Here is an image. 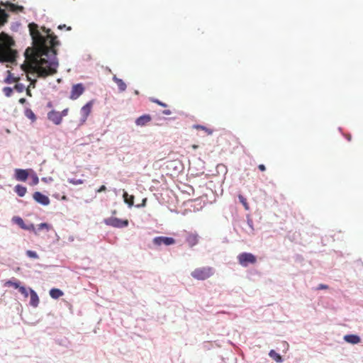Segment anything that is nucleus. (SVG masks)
I'll list each match as a JSON object with an SVG mask.
<instances>
[{
  "label": "nucleus",
  "mask_w": 363,
  "mask_h": 363,
  "mask_svg": "<svg viewBox=\"0 0 363 363\" xmlns=\"http://www.w3.org/2000/svg\"><path fill=\"white\" fill-rule=\"evenodd\" d=\"M238 199L240 202L243 205L244 208L246 210H249V205L247 201V199L242 195H239Z\"/></svg>",
  "instance_id": "obj_26"
},
{
  "label": "nucleus",
  "mask_w": 363,
  "mask_h": 363,
  "mask_svg": "<svg viewBox=\"0 0 363 363\" xmlns=\"http://www.w3.org/2000/svg\"><path fill=\"white\" fill-rule=\"evenodd\" d=\"M238 260L239 264L242 267H247L249 264H255L257 262L256 257L250 252H242L238 255Z\"/></svg>",
  "instance_id": "obj_4"
},
{
  "label": "nucleus",
  "mask_w": 363,
  "mask_h": 363,
  "mask_svg": "<svg viewBox=\"0 0 363 363\" xmlns=\"http://www.w3.org/2000/svg\"><path fill=\"white\" fill-rule=\"evenodd\" d=\"M48 228H49L48 225L47 223H42L40 225H38V229L39 230H42L43 228L48 229Z\"/></svg>",
  "instance_id": "obj_36"
},
{
  "label": "nucleus",
  "mask_w": 363,
  "mask_h": 363,
  "mask_svg": "<svg viewBox=\"0 0 363 363\" xmlns=\"http://www.w3.org/2000/svg\"><path fill=\"white\" fill-rule=\"evenodd\" d=\"M28 177V172L27 169H16L15 178L18 181L25 182Z\"/></svg>",
  "instance_id": "obj_11"
},
{
  "label": "nucleus",
  "mask_w": 363,
  "mask_h": 363,
  "mask_svg": "<svg viewBox=\"0 0 363 363\" xmlns=\"http://www.w3.org/2000/svg\"><path fill=\"white\" fill-rule=\"evenodd\" d=\"M151 101L153 102V103H155L162 107H167V105L162 101H160V100L158 99H152Z\"/></svg>",
  "instance_id": "obj_33"
},
{
  "label": "nucleus",
  "mask_w": 363,
  "mask_h": 363,
  "mask_svg": "<svg viewBox=\"0 0 363 363\" xmlns=\"http://www.w3.org/2000/svg\"><path fill=\"white\" fill-rule=\"evenodd\" d=\"M30 304L33 307H37L39 303V298L36 292L30 289Z\"/></svg>",
  "instance_id": "obj_15"
},
{
  "label": "nucleus",
  "mask_w": 363,
  "mask_h": 363,
  "mask_svg": "<svg viewBox=\"0 0 363 363\" xmlns=\"http://www.w3.org/2000/svg\"><path fill=\"white\" fill-rule=\"evenodd\" d=\"M176 241L173 238L159 236L153 239V243L156 245H172L175 244Z\"/></svg>",
  "instance_id": "obj_8"
},
{
  "label": "nucleus",
  "mask_w": 363,
  "mask_h": 363,
  "mask_svg": "<svg viewBox=\"0 0 363 363\" xmlns=\"http://www.w3.org/2000/svg\"><path fill=\"white\" fill-rule=\"evenodd\" d=\"M25 116L31 120L32 122H34L36 120V116L33 111L30 108H26L25 110Z\"/></svg>",
  "instance_id": "obj_22"
},
{
  "label": "nucleus",
  "mask_w": 363,
  "mask_h": 363,
  "mask_svg": "<svg viewBox=\"0 0 363 363\" xmlns=\"http://www.w3.org/2000/svg\"><path fill=\"white\" fill-rule=\"evenodd\" d=\"M8 17L9 15L6 13V11L0 8V24L6 23Z\"/></svg>",
  "instance_id": "obj_23"
},
{
  "label": "nucleus",
  "mask_w": 363,
  "mask_h": 363,
  "mask_svg": "<svg viewBox=\"0 0 363 363\" xmlns=\"http://www.w3.org/2000/svg\"><path fill=\"white\" fill-rule=\"evenodd\" d=\"M27 77H28V79L30 82V85L28 86L29 89L30 87L35 88V83L37 82L36 79H31L28 76H27Z\"/></svg>",
  "instance_id": "obj_34"
},
{
  "label": "nucleus",
  "mask_w": 363,
  "mask_h": 363,
  "mask_svg": "<svg viewBox=\"0 0 363 363\" xmlns=\"http://www.w3.org/2000/svg\"><path fill=\"white\" fill-rule=\"evenodd\" d=\"M113 80L117 84L120 91H124L126 89L127 86L121 79H119L116 75H114L113 77Z\"/></svg>",
  "instance_id": "obj_17"
},
{
  "label": "nucleus",
  "mask_w": 363,
  "mask_h": 363,
  "mask_svg": "<svg viewBox=\"0 0 363 363\" xmlns=\"http://www.w3.org/2000/svg\"><path fill=\"white\" fill-rule=\"evenodd\" d=\"M18 291L24 296L25 298H27L28 296V291L24 286H20L18 288Z\"/></svg>",
  "instance_id": "obj_31"
},
{
  "label": "nucleus",
  "mask_w": 363,
  "mask_h": 363,
  "mask_svg": "<svg viewBox=\"0 0 363 363\" xmlns=\"http://www.w3.org/2000/svg\"><path fill=\"white\" fill-rule=\"evenodd\" d=\"M194 128L197 129V130H204L205 133L207 134V135H211L213 132V130L212 129H210L208 128H206L203 125H195L194 126Z\"/></svg>",
  "instance_id": "obj_24"
},
{
  "label": "nucleus",
  "mask_w": 363,
  "mask_h": 363,
  "mask_svg": "<svg viewBox=\"0 0 363 363\" xmlns=\"http://www.w3.org/2000/svg\"><path fill=\"white\" fill-rule=\"evenodd\" d=\"M214 269L211 267L196 268L191 273V277L196 280H206L213 276Z\"/></svg>",
  "instance_id": "obj_3"
},
{
  "label": "nucleus",
  "mask_w": 363,
  "mask_h": 363,
  "mask_svg": "<svg viewBox=\"0 0 363 363\" xmlns=\"http://www.w3.org/2000/svg\"><path fill=\"white\" fill-rule=\"evenodd\" d=\"M50 296L52 298L57 299L63 296V292L60 289H52L50 291Z\"/></svg>",
  "instance_id": "obj_20"
},
{
  "label": "nucleus",
  "mask_w": 363,
  "mask_h": 363,
  "mask_svg": "<svg viewBox=\"0 0 363 363\" xmlns=\"http://www.w3.org/2000/svg\"><path fill=\"white\" fill-rule=\"evenodd\" d=\"M39 182V179H38V177H37V175H33V185H36Z\"/></svg>",
  "instance_id": "obj_38"
},
{
  "label": "nucleus",
  "mask_w": 363,
  "mask_h": 363,
  "mask_svg": "<svg viewBox=\"0 0 363 363\" xmlns=\"http://www.w3.org/2000/svg\"><path fill=\"white\" fill-rule=\"evenodd\" d=\"M106 190V187L104 185L100 186V188L97 190L98 193H101L102 191H105Z\"/></svg>",
  "instance_id": "obj_40"
},
{
  "label": "nucleus",
  "mask_w": 363,
  "mask_h": 363,
  "mask_svg": "<svg viewBox=\"0 0 363 363\" xmlns=\"http://www.w3.org/2000/svg\"><path fill=\"white\" fill-rule=\"evenodd\" d=\"M189 247H193L199 242V235L196 232H188L185 238Z\"/></svg>",
  "instance_id": "obj_7"
},
{
  "label": "nucleus",
  "mask_w": 363,
  "mask_h": 363,
  "mask_svg": "<svg viewBox=\"0 0 363 363\" xmlns=\"http://www.w3.org/2000/svg\"><path fill=\"white\" fill-rule=\"evenodd\" d=\"M33 198L36 202L43 206H48L50 203L49 198L39 191H35L33 194Z\"/></svg>",
  "instance_id": "obj_9"
},
{
  "label": "nucleus",
  "mask_w": 363,
  "mask_h": 363,
  "mask_svg": "<svg viewBox=\"0 0 363 363\" xmlns=\"http://www.w3.org/2000/svg\"><path fill=\"white\" fill-rule=\"evenodd\" d=\"M3 25H4V23L0 24V26H3Z\"/></svg>",
  "instance_id": "obj_49"
},
{
  "label": "nucleus",
  "mask_w": 363,
  "mask_h": 363,
  "mask_svg": "<svg viewBox=\"0 0 363 363\" xmlns=\"http://www.w3.org/2000/svg\"><path fill=\"white\" fill-rule=\"evenodd\" d=\"M66 28L67 30H72V28L70 26H66V25H65V24L64 25H60L58 26V28L60 30H62V28Z\"/></svg>",
  "instance_id": "obj_39"
},
{
  "label": "nucleus",
  "mask_w": 363,
  "mask_h": 363,
  "mask_svg": "<svg viewBox=\"0 0 363 363\" xmlns=\"http://www.w3.org/2000/svg\"><path fill=\"white\" fill-rule=\"evenodd\" d=\"M62 199L63 200H67V197H66V196H63Z\"/></svg>",
  "instance_id": "obj_47"
},
{
  "label": "nucleus",
  "mask_w": 363,
  "mask_h": 363,
  "mask_svg": "<svg viewBox=\"0 0 363 363\" xmlns=\"http://www.w3.org/2000/svg\"><path fill=\"white\" fill-rule=\"evenodd\" d=\"M48 118L55 125H60L62 121L60 112L54 110L48 113Z\"/></svg>",
  "instance_id": "obj_10"
},
{
  "label": "nucleus",
  "mask_w": 363,
  "mask_h": 363,
  "mask_svg": "<svg viewBox=\"0 0 363 363\" xmlns=\"http://www.w3.org/2000/svg\"><path fill=\"white\" fill-rule=\"evenodd\" d=\"M84 90L85 88L82 84H74L72 87L69 98L72 100H76L84 93Z\"/></svg>",
  "instance_id": "obj_6"
},
{
  "label": "nucleus",
  "mask_w": 363,
  "mask_h": 363,
  "mask_svg": "<svg viewBox=\"0 0 363 363\" xmlns=\"http://www.w3.org/2000/svg\"><path fill=\"white\" fill-rule=\"evenodd\" d=\"M162 113H163L164 115L169 116V115H171V114H172V111H171L170 110H169V109H167V110H164V111H162Z\"/></svg>",
  "instance_id": "obj_43"
},
{
  "label": "nucleus",
  "mask_w": 363,
  "mask_h": 363,
  "mask_svg": "<svg viewBox=\"0 0 363 363\" xmlns=\"http://www.w3.org/2000/svg\"><path fill=\"white\" fill-rule=\"evenodd\" d=\"M14 89L16 91L21 93V92H23L26 89V87L23 84L18 83L14 86Z\"/></svg>",
  "instance_id": "obj_28"
},
{
  "label": "nucleus",
  "mask_w": 363,
  "mask_h": 363,
  "mask_svg": "<svg viewBox=\"0 0 363 363\" xmlns=\"http://www.w3.org/2000/svg\"><path fill=\"white\" fill-rule=\"evenodd\" d=\"M69 182L70 184H74V185H77V184H83L84 182H83L82 179H69Z\"/></svg>",
  "instance_id": "obj_32"
},
{
  "label": "nucleus",
  "mask_w": 363,
  "mask_h": 363,
  "mask_svg": "<svg viewBox=\"0 0 363 363\" xmlns=\"http://www.w3.org/2000/svg\"><path fill=\"white\" fill-rule=\"evenodd\" d=\"M344 340L352 344H357L360 342V337L356 335H347L344 337Z\"/></svg>",
  "instance_id": "obj_16"
},
{
  "label": "nucleus",
  "mask_w": 363,
  "mask_h": 363,
  "mask_svg": "<svg viewBox=\"0 0 363 363\" xmlns=\"http://www.w3.org/2000/svg\"><path fill=\"white\" fill-rule=\"evenodd\" d=\"M13 41L8 35L0 34V62H13L16 57V52L11 48Z\"/></svg>",
  "instance_id": "obj_2"
},
{
  "label": "nucleus",
  "mask_w": 363,
  "mask_h": 363,
  "mask_svg": "<svg viewBox=\"0 0 363 363\" xmlns=\"http://www.w3.org/2000/svg\"><path fill=\"white\" fill-rule=\"evenodd\" d=\"M327 289H328V286L325 285V284H319L318 286L317 287V290Z\"/></svg>",
  "instance_id": "obj_37"
},
{
  "label": "nucleus",
  "mask_w": 363,
  "mask_h": 363,
  "mask_svg": "<svg viewBox=\"0 0 363 363\" xmlns=\"http://www.w3.org/2000/svg\"><path fill=\"white\" fill-rule=\"evenodd\" d=\"M152 121V117L149 114H144L135 120V124L138 126H145Z\"/></svg>",
  "instance_id": "obj_13"
},
{
  "label": "nucleus",
  "mask_w": 363,
  "mask_h": 363,
  "mask_svg": "<svg viewBox=\"0 0 363 363\" xmlns=\"http://www.w3.org/2000/svg\"><path fill=\"white\" fill-rule=\"evenodd\" d=\"M92 106H93V102L91 101H89L88 103H86L81 108V113L83 117V122H84L86 120L87 117L91 113Z\"/></svg>",
  "instance_id": "obj_12"
},
{
  "label": "nucleus",
  "mask_w": 363,
  "mask_h": 363,
  "mask_svg": "<svg viewBox=\"0 0 363 363\" xmlns=\"http://www.w3.org/2000/svg\"><path fill=\"white\" fill-rule=\"evenodd\" d=\"M9 75L5 79V82L7 84H11L13 82H16L18 80V78L12 77L10 71H8Z\"/></svg>",
  "instance_id": "obj_25"
},
{
  "label": "nucleus",
  "mask_w": 363,
  "mask_h": 363,
  "mask_svg": "<svg viewBox=\"0 0 363 363\" xmlns=\"http://www.w3.org/2000/svg\"><path fill=\"white\" fill-rule=\"evenodd\" d=\"M104 223L114 228H124L128 226V220H121L115 217H110L104 219Z\"/></svg>",
  "instance_id": "obj_5"
},
{
  "label": "nucleus",
  "mask_w": 363,
  "mask_h": 363,
  "mask_svg": "<svg viewBox=\"0 0 363 363\" xmlns=\"http://www.w3.org/2000/svg\"><path fill=\"white\" fill-rule=\"evenodd\" d=\"M18 101L20 104H23L26 103V100L24 98H21Z\"/></svg>",
  "instance_id": "obj_45"
},
{
  "label": "nucleus",
  "mask_w": 363,
  "mask_h": 363,
  "mask_svg": "<svg viewBox=\"0 0 363 363\" xmlns=\"http://www.w3.org/2000/svg\"><path fill=\"white\" fill-rule=\"evenodd\" d=\"M146 202H147V199L145 198V199H143L142 203L140 204V205H138L137 207H140V206L144 207V206H145Z\"/></svg>",
  "instance_id": "obj_41"
},
{
  "label": "nucleus",
  "mask_w": 363,
  "mask_h": 363,
  "mask_svg": "<svg viewBox=\"0 0 363 363\" xmlns=\"http://www.w3.org/2000/svg\"><path fill=\"white\" fill-rule=\"evenodd\" d=\"M258 169H259L260 171H262V172H264V171H265V170H266V167H265V166H264V164H259V165H258Z\"/></svg>",
  "instance_id": "obj_42"
},
{
  "label": "nucleus",
  "mask_w": 363,
  "mask_h": 363,
  "mask_svg": "<svg viewBox=\"0 0 363 363\" xmlns=\"http://www.w3.org/2000/svg\"><path fill=\"white\" fill-rule=\"evenodd\" d=\"M3 92L7 97H9L11 96L13 93V89L9 86L4 87L3 89Z\"/></svg>",
  "instance_id": "obj_29"
},
{
  "label": "nucleus",
  "mask_w": 363,
  "mask_h": 363,
  "mask_svg": "<svg viewBox=\"0 0 363 363\" xmlns=\"http://www.w3.org/2000/svg\"><path fill=\"white\" fill-rule=\"evenodd\" d=\"M269 356L277 362H282V357L281 356L278 354L275 350H272L269 352Z\"/></svg>",
  "instance_id": "obj_21"
},
{
  "label": "nucleus",
  "mask_w": 363,
  "mask_h": 363,
  "mask_svg": "<svg viewBox=\"0 0 363 363\" xmlns=\"http://www.w3.org/2000/svg\"><path fill=\"white\" fill-rule=\"evenodd\" d=\"M26 255L28 257L33 258V259H38V255L35 251L32 250H27Z\"/></svg>",
  "instance_id": "obj_30"
},
{
  "label": "nucleus",
  "mask_w": 363,
  "mask_h": 363,
  "mask_svg": "<svg viewBox=\"0 0 363 363\" xmlns=\"http://www.w3.org/2000/svg\"><path fill=\"white\" fill-rule=\"evenodd\" d=\"M5 285L7 286H13L15 289H18L21 286L19 282L13 281L11 280L7 281Z\"/></svg>",
  "instance_id": "obj_27"
},
{
  "label": "nucleus",
  "mask_w": 363,
  "mask_h": 363,
  "mask_svg": "<svg viewBox=\"0 0 363 363\" xmlns=\"http://www.w3.org/2000/svg\"><path fill=\"white\" fill-rule=\"evenodd\" d=\"M28 27L33 48L26 50L27 68L25 70L29 74H36L39 78L54 75L59 66L55 47L59 45L60 42L57 36L53 33H50V29L45 28L47 35L43 36L38 29V25L34 23H30Z\"/></svg>",
  "instance_id": "obj_1"
},
{
  "label": "nucleus",
  "mask_w": 363,
  "mask_h": 363,
  "mask_svg": "<svg viewBox=\"0 0 363 363\" xmlns=\"http://www.w3.org/2000/svg\"><path fill=\"white\" fill-rule=\"evenodd\" d=\"M347 139H348L349 140H351V137H350H350H348V138H347Z\"/></svg>",
  "instance_id": "obj_48"
},
{
  "label": "nucleus",
  "mask_w": 363,
  "mask_h": 363,
  "mask_svg": "<svg viewBox=\"0 0 363 363\" xmlns=\"http://www.w3.org/2000/svg\"><path fill=\"white\" fill-rule=\"evenodd\" d=\"M124 202L128 204L129 206H132L134 203V196L128 195V194L125 191L123 195Z\"/></svg>",
  "instance_id": "obj_19"
},
{
  "label": "nucleus",
  "mask_w": 363,
  "mask_h": 363,
  "mask_svg": "<svg viewBox=\"0 0 363 363\" xmlns=\"http://www.w3.org/2000/svg\"><path fill=\"white\" fill-rule=\"evenodd\" d=\"M198 147H199V146H198L197 145H192V148H193V149H194V150L197 149V148H198Z\"/></svg>",
  "instance_id": "obj_46"
},
{
  "label": "nucleus",
  "mask_w": 363,
  "mask_h": 363,
  "mask_svg": "<svg viewBox=\"0 0 363 363\" xmlns=\"http://www.w3.org/2000/svg\"><path fill=\"white\" fill-rule=\"evenodd\" d=\"M1 5L6 7L11 12L23 11L24 8L22 6L16 5L11 2H1Z\"/></svg>",
  "instance_id": "obj_14"
},
{
  "label": "nucleus",
  "mask_w": 363,
  "mask_h": 363,
  "mask_svg": "<svg viewBox=\"0 0 363 363\" xmlns=\"http://www.w3.org/2000/svg\"><path fill=\"white\" fill-rule=\"evenodd\" d=\"M15 192L20 197H23L26 195L27 192L26 187L21 186L20 184H18L15 186Z\"/></svg>",
  "instance_id": "obj_18"
},
{
  "label": "nucleus",
  "mask_w": 363,
  "mask_h": 363,
  "mask_svg": "<svg viewBox=\"0 0 363 363\" xmlns=\"http://www.w3.org/2000/svg\"><path fill=\"white\" fill-rule=\"evenodd\" d=\"M25 90L26 91L27 96H32V94H31V91H30V89H29V87H28Z\"/></svg>",
  "instance_id": "obj_44"
},
{
  "label": "nucleus",
  "mask_w": 363,
  "mask_h": 363,
  "mask_svg": "<svg viewBox=\"0 0 363 363\" xmlns=\"http://www.w3.org/2000/svg\"><path fill=\"white\" fill-rule=\"evenodd\" d=\"M69 112V108H65L62 112H60V114H61V118H62L64 116H67Z\"/></svg>",
  "instance_id": "obj_35"
}]
</instances>
